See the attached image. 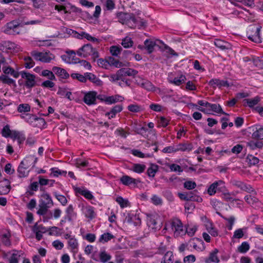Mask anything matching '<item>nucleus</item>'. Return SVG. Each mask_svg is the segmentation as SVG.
Wrapping results in <instances>:
<instances>
[{
    "label": "nucleus",
    "mask_w": 263,
    "mask_h": 263,
    "mask_svg": "<svg viewBox=\"0 0 263 263\" xmlns=\"http://www.w3.org/2000/svg\"><path fill=\"white\" fill-rule=\"evenodd\" d=\"M138 73L136 70L123 68L119 69L116 73L109 76V80L114 83H117L122 87L130 86L132 81L127 76H135Z\"/></svg>",
    "instance_id": "f257e3e1"
},
{
    "label": "nucleus",
    "mask_w": 263,
    "mask_h": 263,
    "mask_svg": "<svg viewBox=\"0 0 263 263\" xmlns=\"http://www.w3.org/2000/svg\"><path fill=\"white\" fill-rule=\"evenodd\" d=\"M53 205L52 199L49 194L45 193L41 195L37 214L40 215H45L49 208Z\"/></svg>",
    "instance_id": "f03ea898"
},
{
    "label": "nucleus",
    "mask_w": 263,
    "mask_h": 263,
    "mask_svg": "<svg viewBox=\"0 0 263 263\" xmlns=\"http://www.w3.org/2000/svg\"><path fill=\"white\" fill-rule=\"evenodd\" d=\"M77 54L84 58L91 56L93 61L99 57V54L96 48L92 47L90 44H86L77 51Z\"/></svg>",
    "instance_id": "7ed1b4c3"
},
{
    "label": "nucleus",
    "mask_w": 263,
    "mask_h": 263,
    "mask_svg": "<svg viewBox=\"0 0 263 263\" xmlns=\"http://www.w3.org/2000/svg\"><path fill=\"white\" fill-rule=\"evenodd\" d=\"M261 27L258 25L252 24L248 28L247 34L248 39L256 43H260L262 42L260 35Z\"/></svg>",
    "instance_id": "20e7f679"
},
{
    "label": "nucleus",
    "mask_w": 263,
    "mask_h": 263,
    "mask_svg": "<svg viewBox=\"0 0 263 263\" xmlns=\"http://www.w3.org/2000/svg\"><path fill=\"white\" fill-rule=\"evenodd\" d=\"M31 55L35 60L45 63H49L55 59V55L49 51L39 52L34 50L31 52Z\"/></svg>",
    "instance_id": "39448f33"
},
{
    "label": "nucleus",
    "mask_w": 263,
    "mask_h": 263,
    "mask_svg": "<svg viewBox=\"0 0 263 263\" xmlns=\"http://www.w3.org/2000/svg\"><path fill=\"white\" fill-rule=\"evenodd\" d=\"M79 207L81 208V211L85 217L88 220H92L96 217L97 213L95 211V209L93 206L82 203L79 205Z\"/></svg>",
    "instance_id": "423d86ee"
},
{
    "label": "nucleus",
    "mask_w": 263,
    "mask_h": 263,
    "mask_svg": "<svg viewBox=\"0 0 263 263\" xmlns=\"http://www.w3.org/2000/svg\"><path fill=\"white\" fill-rule=\"evenodd\" d=\"M170 224L172 230L174 232V235L176 237H178L184 233L183 224L179 219H173L170 222Z\"/></svg>",
    "instance_id": "0eeeda50"
},
{
    "label": "nucleus",
    "mask_w": 263,
    "mask_h": 263,
    "mask_svg": "<svg viewBox=\"0 0 263 263\" xmlns=\"http://www.w3.org/2000/svg\"><path fill=\"white\" fill-rule=\"evenodd\" d=\"M20 74L24 80L26 88H31L35 86L36 81L35 76L34 74L25 71H21Z\"/></svg>",
    "instance_id": "6e6552de"
},
{
    "label": "nucleus",
    "mask_w": 263,
    "mask_h": 263,
    "mask_svg": "<svg viewBox=\"0 0 263 263\" xmlns=\"http://www.w3.org/2000/svg\"><path fill=\"white\" fill-rule=\"evenodd\" d=\"M197 109L206 114H213V112L225 114L221 106L217 104H211L209 103L208 108H203V107H197Z\"/></svg>",
    "instance_id": "1a4fd4ad"
},
{
    "label": "nucleus",
    "mask_w": 263,
    "mask_h": 263,
    "mask_svg": "<svg viewBox=\"0 0 263 263\" xmlns=\"http://www.w3.org/2000/svg\"><path fill=\"white\" fill-rule=\"evenodd\" d=\"M224 182L219 180L213 182L208 189L207 192L212 196L216 194L217 191H221L225 188Z\"/></svg>",
    "instance_id": "9d476101"
},
{
    "label": "nucleus",
    "mask_w": 263,
    "mask_h": 263,
    "mask_svg": "<svg viewBox=\"0 0 263 263\" xmlns=\"http://www.w3.org/2000/svg\"><path fill=\"white\" fill-rule=\"evenodd\" d=\"M135 83L147 91H153L155 89V86L149 81L140 77H135Z\"/></svg>",
    "instance_id": "9b49d317"
},
{
    "label": "nucleus",
    "mask_w": 263,
    "mask_h": 263,
    "mask_svg": "<svg viewBox=\"0 0 263 263\" xmlns=\"http://www.w3.org/2000/svg\"><path fill=\"white\" fill-rule=\"evenodd\" d=\"M73 189L76 196H78L79 195L83 196L88 200L94 199V196L92 194V193L84 186L78 187L73 186Z\"/></svg>",
    "instance_id": "f8f14e48"
},
{
    "label": "nucleus",
    "mask_w": 263,
    "mask_h": 263,
    "mask_svg": "<svg viewBox=\"0 0 263 263\" xmlns=\"http://www.w3.org/2000/svg\"><path fill=\"white\" fill-rule=\"evenodd\" d=\"M20 24L17 21H12L8 23L5 27V32L7 34H18Z\"/></svg>",
    "instance_id": "ddd939ff"
},
{
    "label": "nucleus",
    "mask_w": 263,
    "mask_h": 263,
    "mask_svg": "<svg viewBox=\"0 0 263 263\" xmlns=\"http://www.w3.org/2000/svg\"><path fill=\"white\" fill-rule=\"evenodd\" d=\"M163 44L165 48H167V47L165 45H164L163 42L159 40H155L154 39H147L144 41V45L146 49L148 51V53H152L154 47L155 46H159L160 44Z\"/></svg>",
    "instance_id": "4468645a"
},
{
    "label": "nucleus",
    "mask_w": 263,
    "mask_h": 263,
    "mask_svg": "<svg viewBox=\"0 0 263 263\" xmlns=\"http://www.w3.org/2000/svg\"><path fill=\"white\" fill-rule=\"evenodd\" d=\"M120 182L125 186L133 185L135 186L140 182L139 179H135L128 175H123L120 178Z\"/></svg>",
    "instance_id": "2eb2a0df"
},
{
    "label": "nucleus",
    "mask_w": 263,
    "mask_h": 263,
    "mask_svg": "<svg viewBox=\"0 0 263 263\" xmlns=\"http://www.w3.org/2000/svg\"><path fill=\"white\" fill-rule=\"evenodd\" d=\"M97 92L95 91H90L85 93L83 101L88 105H91L96 103Z\"/></svg>",
    "instance_id": "dca6fc26"
},
{
    "label": "nucleus",
    "mask_w": 263,
    "mask_h": 263,
    "mask_svg": "<svg viewBox=\"0 0 263 263\" xmlns=\"http://www.w3.org/2000/svg\"><path fill=\"white\" fill-rule=\"evenodd\" d=\"M124 222L129 224L137 226L141 224V221L139 215L129 213L126 216Z\"/></svg>",
    "instance_id": "f3484780"
},
{
    "label": "nucleus",
    "mask_w": 263,
    "mask_h": 263,
    "mask_svg": "<svg viewBox=\"0 0 263 263\" xmlns=\"http://www.w3.org/2000/svg\"><path fill=\"white\" fill-rule=\"evenodd\" d=\"M186 77L183 74H179L174 78L169 75L168 77V82L176 86H179L184 83Z\"/></svg>",
    "instance_id": "a211bd4d"
},
{
    "label": "nucleus",
    "mask_w": 263,
    "mask_h": 263,
    "mask_svg": "<svg viewBox=\"0 0 263 263\" xmlns=\"http://www.w3.org/2000/svg\"><path fill=\"white\" fill-rule=\"evenodd\" d=\"M209 84L213 88H215L216 87L219 88H221L222 87H228L229 86V84L227 81L219 79H211L209 81Z\"/></svg>",
    "instance_id": "6ab92c4d"
},
{
    "label": "nucleus",
    "mask_w": 263,
    "mask_h": 263,
    "mask_svg": "<svg viewBox=\"0 0 263 263\" xmlns=\"http://www.w3.org/2000/svg\"><path fill=\"white\" fill-rule=\"evenodd\" d=\"M158 215L156 214H150L147 215V224L149 228L152 229H156L157 227V218Z\"/></svg>",
    "instance_id": "aec40b11"
},
{
    "label": "nucleus",
    "mask_w": 263,
    "mask_h": 263,
    "mask_svg": "<svg viewBox=\"0 0 263 263\" xmlns=\"http://www.w3.org/2000/svg\"><path fill=\"white\" fill-rule=\"evenodd\" d=\"M123 110V106L121 105H117L114 106L109 111L106 112L105 116L109 119L115 118L117 114Z\"/></svg>",
    "instance_id": "412c9836"
},
{
    "label": "nucleus",
    "mask_w": 263,
    "mask_h": 263,
    "mask_svg": "<svg viewBox=\"0 0 263 263\" xmlns=\"http://www.w3.org/2000/svg\"><path fill=\"white\" fill-rule=\"evenodd\" d=\"M10 190L9 181L7 179H4L0 182V195L8 194Z\"/></svg>",
    "instance_id": "4be33fe9"
},
{
    "label": "nucleus",
    "mask_w": 263,
    "mask_h": 263,
    "mask_svg": "<svg viewBox=\"0 0 263 263\" xmlns=\"http://www.w3.org/2000/svg\"><path fill=\"white\" fill-rule=\"evenodd\" d=\"M36 162V158L33 156L26 157L22 162L21 164L27 168L33 167L34 166Z\"/></svg>",
    "instance_id": "5701e85b"
},
{
    "label": "nucleus",
    "mask_w": 263,
    "mask_h": 263,
    "mask_svg": "<svg viewBox=\"0 0 263 263\" xmlns=\"http://www.w3.org/2000/svg\"><path fill=\"white\" fill-rule=\"evenodd\" d=\"M105 103L107 104H112L117 102H122L124 100V98L119 95L108 96L105 98Z\"/></svg>",
    "instance_id": "b1692460"
},
{
    "label": "nucleus",
    "mask_w": 263,
    "mask_h": 263,
    "mask_svg": "<svg viewBox=\"0 0 263 263\" xmlns=\"http://www.w3.org/2000/svg\"><path fill=\"white\" fill-rule=\"evenodd\" d=\"M68 249L70 251L76 253L78 251L79 248V242L78 240L74 237L67 241Z\"/></svg>",
    "instance_id": "393cba45"
},
{
    "label": "nucleus",
    "mask_w": 263,
    "mask_h": 263,
    "mask_svg": "<svg viewBox=\"0 0 263 263\" xmlns=\"http://www.w3.org/2000/svg\"><path fill=\"white\" fill-rule=\"evenodd\" d=\"M52 70L55 74L62 79H67L69 76L66 70L60 67L54 66Z\"/></svg>",
    "instance_id": "a878e982"
},
{
    "label": "nucleus",
    "mask_w": 263,
    "mask_h": 263,
    "mask_svg": "<svg viewBox=\"0 0 263 263\" xmlns=\"http://www.w3.org/2000/svg\"><path fill=\"white\" fill-rule=\"evenodd\" d=\"M88 80L97 86H101L103 84L102 81L94 74L86 72V80Z\"/></svg>",
    "instance_id": "bb28decb"
},
{
    "label": "nucleus",
    "mask_w": 263,
    "mask_h": 263,
    "mask_svg": "<svg viewBox=\"0 0 263 263\" xmlns=\"http://www.w3.org/2000/svg\"><path fill=\"white\" fill-rule=\"evenodd\" d=\"M260 99L258 96H256L252 99H246L243 100L245 105H247L250 108H253L260 101Z\"/></svg>",
    "instance_id": "cd10ccee"
},
{
    "label": "nucleus",
    "mask_w": 263,
    "mask_h": 263,
    "mask_svg": "<svg viewBox=\"0 0 263 263\" xmlns=\"http://www.w3.org/2000/svg\"><path fill=\"white\" fill-rule=\"evenodd\" d=\"M99 261L102 263H106L109 261L111 258V256L105 250L101 251L99 253Z\"/></svg>",
    "instance_id": "c85d7f7f"
},
{
    "label": "nucleus",
    "mask_w": 263,
    "mask_h": 263,
    "mask_svg": "<svg viewBox=\"0 0 263 263\" xmlns=\"http://www.w3.org/2000/svg\"><path fill=\"white\" fill-rule=\"evenodd\" d=\"M176 152L190 151L192 149V145L187 143H179L175 145Z\"/></svg>",
    "instance_id": "c756f323"
},
{
    "label": "nucleus",
    "mask_w": 263,
    "mask_h": 263,
    "mask_svg": "<svg viewBox=\"0 0 263 263\" xmlns=\"http://www.w3.org/2000/svg\"><path fill=\"white\" fill-rule=\"evenodd\" d=\"M159 166L156 164H151L147 170V174L149 177L154 178L158 171Z\"/></svg>",
    "instance_id": "7c9ffc66"
},
{
    "label": "nucleus",
    "mask_w": 263,
    "mask_h": 263,
    "mask_svg": "<svg viewBox=\"0 0 263 263\" xmlns=\"http://www.w3.org/2000/svg\"><path fill=\"white\" fill-rule=\"evenodd\" d=\"M17 172L18 174V177L22 178L28 176L29 171L28 170V168L20 163L17 168Z\"/></svg>",
    "instance_id": "2f4dec72"
},
{
    "label": "nucleus",
    "mask_w": 263,
    "mask_h": 263,
    "mask_svg": "<svg viewBox=\"0 0 263 263\" xmlns=\"http://www.w3.org/2000/svg\"><path fill=\"white\" fill-rule=\"evenodd\" d=\"M146 168L144 164L135 163L132 165L131 170L136 173L141 174L143 173Z\"/></svg>",
    "instance_id": "473e14b6"
},
{
    "label": "nucleus",
    "mask_w": 263,
    "mask_h": 263,
    "mask_svg": "<svg viewBox=\"0 0 263 263\" xmlns=\"http://www.w3.org/2000/svg\"><path fill=\"white\" fill-rule=\"evenodd\" d=\"M3 71L5 74H10L15 78H17L20 76V73L17 71H15L13 68L9 66L3 67Z\"/></svg>",
    "instance_id": "72a5a7b5"
},
{
    "label": "nucleus",
    "mask_w": 263,
    "mask_h": 263,
    "mask_svg": "<svg viewBox=\"0 0 263 263\" xmlns=\"http://www.w3.org/2000/svg\"><path fill=\"white\" fill-rule=\"evenodd\" d=\"M51 175L55 177H58L59 176H66L67 172L59 169L58 167H52L50 169Z\"/></svg>",
    "instance_id": "f704fd0d"
},
{
    "label": "nucleus",
    "mask_w": 263,
    "mask_h": 263,
    "mask_svg": "<svg viewBox=\"0 0 263 263\" xmlns=\"http://www.w3.org/2000/svg\"><path fill=\"white\" fill-rule=\"evenodd\" d=\"M0 81L4 84H7L9 85H13L14 87L16 86V83L15 80L8 77L6 75L3 74L0 76Z\"/></svg>",
    "instance_id": "c9c22d12"
},
{
    "label": "nucleus",
    "mask_w": 263,
    "mask_h": 263,
    "mask_svg": "<svg viewBox=\"0 0 263 263\" xmlns=\"http://www.w3.org/2000/svg\"><path fill=\"white\" fill-rule=\"evenodd\" d=\"M116 201L119 204L121 208H125L129 206L130 205L129 202L127 199L123 198L121 196L117 197L116 199Z\"/></svg>",
    "instance_id": "e433bc0d"
},
{
    "label": "nucleus",
    "mask_w": 263,
    "mask_h": 263,
    "mask_svg": "<svg viewBox=\"0 0 263 263\" xmlns=\"http://www.w3.org/2000/svg\"><path fill=\"white\" fill-rule=\"evenodd\" d=\"M252 136L254 138L263 139V126L257 125Z\"/></svg>",
    "instance_id": "4c0bfd02"
},
{
    "label": "nucleus",
    "mask_w": 263,
    "mask_h": 263,
    "mask_svg": "<svg viewBox=\"0 0 263 263\" xmlns=\"http://www.w3.org/2000/svg\"><path fill=\"white\" fill-rule=\"evenodd\" d=\"M150 202L155 205H161L163 203V200L160 196L153 194L150 198Z\"/></svg>",
    "instance_id": "58836bf2"
},
{
    "label": "nucleus",
    "mask_w": 263,
    "mask_h": 263,
    "mask_svg": "<svg viewBox=\"0 0 263 263\" xmlns=\"http://www.w3.org/2000/svg\"><path fill=\"white\" fill-rule=\"evenodd\" d=\"M57 93L62 97H65L69 100L72 99L71 98L72 95L71 92L67 91L66 89L63 88H59L58 90Z\"/></svg>",
    "instance_id": "ea45409f"
},
{
    "label": "nucleus",
    "mask_w": 263,
    "mask_h": 263,
    "mask_svg": "<svg viewBox=\"0 0 263 263\" xmlns=\"http://www.w3.org/2000/svg\"><path fill=\"white\" fill-rule=\"evenodd\" d=\"M23 253L21 252L15 251L12 253L9 259V263H18L20 257Z\"/></svg>",
    "instance_id": "a19ab883"
},
{
    "label": "nucleus",
    "mask_w": 263,
    "mask_h": 263,
    "mask_svg": "<svg viewBox=\"0 0 263 263\" xmlns=\"http://www.w3.org/2000/svg\"><path fill=\"white\" fill-rule=\"evenodd\" d=\"M114 237V236L112 234L110 233H105L100 236L99 239V242L104 243L108 241L109 240H110Z\"/></svg>",
    "instance_id": "79ce46f5"
},
{
    "label": "nucleus",
    "mask_w": 263,
    "mask_h": 263,
    "mask_svg": "<svg viewBox=\"0 0 263 263\" xmlns=\"http://www.w3.org/2000/svg\"><path fill=\"white\" fill-rule=\"evenodd\" d=\"M7 48L13 52H17L21 50L20 45L11 42H7L6 43Z\"/></svg>",
    "instance_id": "37998d69"
},
{
    "label": "nucleus",
    "mask_w": 263,
    "mask_h": 263,
    "mask_svg": "<svg viewBox=\"0 0 263 263\" xmlns=\"http://www.w3.org/2000/svg\"><path fill=\"white\" fill-rule=\"evenodd\" d=\"M214 44L216 47L222 50L229 48L228 43L221 40L216 39L214 41Z\"/></svg>",
    "instance_id": "c03bdc74"
},
{
    "label": "nucleus",
    "mask_w": 263,
    "mask_h": 263,
    "mask_svg": "<svg viewBox=\"0 0 263 263\" xmlns=\"http://www.w3.org/2000/svg\"><path fill=\"white\" fill-rule=\"evenodd\" d=\"M235 185L241 190L248 192H251L253 191V189L252 187L250 185H248L247 184L244 183L241 181H237L235 183Z\"/></svg>",
    "instance_id": "a18cd8bd"
},
{
    "label": "nucleus",
    "mask_w": 263,
    "mask_h": 263,
    "mask_svg": "<svg viewBox=\"0 0 263 263\" xmlns=\"http://www.w3.org/2000/svg\"><path fill=\"white\" fill-rule=\"evenodd\" d=\"M21 117L22 119H25V117H26L27 118L26 119V120H27V119H31L36 120L37 121H38L39 123H40L41 124V125H42V126H44L46 125V122L44 119L35 118L34 116H31L30 114H26L25 116L21 115Z\"/></svg>",
    "instance_id": "49530a36"
},
{
    "label": "nucleus",
    "mask_w": 263,
    "mask_h": 263,
    "mask_svg": "<svg viewBox=\"0 0 263 263\" xmlns=\"http://www.w3.org/2000/svg\"><path fill=\"white\" fill-rule=\"evenodd\" d=\"M30 108V106L28 104L23 103L17 106V110L20 113H25L29 112Z\"/></svg>",
    "instance_id": "de8ad7c7"
},
{
    "label": "nucleus",
    "mask_w": 263,
    "mask_h": 263,
    "mask_svg": "<svg viewBox=\"0 0 263 263\" xmlns=\"http://www.w3.org/2000/svg\"><path fill=\"white\" fill-rule=\"evenodd\" d=\"M247 231V228L244 227L241 229H238L236 230L234 232L233 236V238H237V239H240L241 238L245 232H246Z\"/></svg>",
    "instance_id": "09e8293b"
},
{
    "label": "nucleus",
    "mask_w": 263,
    "mask_h": 263,
    "mask_svg": "<svg viewBox=\"0 0 263 263\" xmlns=\"http://www.w3.org/2000/svg\"><path fill=\"white\" fill-rule=\"evenodd\" d=\"M40 75L43 77H47L48 79H49L50 80H55L56 78L53 74V71H51L49 70H43L42 71Z\"/></svg>",
    "instance_id": "8fccbe9b"
},
{
    "label": "nucleus",
    "mask_w": 263,
    "mask_h": 263,
    "mask_svg": "<svg viewBox=\"0 0 263 263\" xmlns=\"http://www.w3.org/2000/svg\"><path fill=\"white\" fill-rule=\"evenodd\" d=\"M33 232L35 233L36 235V238L38 240H40L42 237H43V233H45L46 232V230L45 228H42V230H39V227L37 224H35L33 227Z\"/></svg>",
    "instance_id": "3c124183"
},
{
    "label": "nucleus",
    "mask_w": 263,
    "mask_h": 263,
    "mask_svg": "<svg viewBox=\"0 0 263 263\" xmlns=\"http://www.w3.org/2000/svg\"><path fill=\"white\" fill-rule=\"evenodd\" d=\"M107 61L109 64V67L114 66L116 67L119 68L123 66L122 64L117 60L115 59L112 57H109L107 59Z\"/></svg>",
    "instance_id": "603ef678"
},
{
    "label": "nucleus",
    "mask_w": 263,
    "mask_h": 263,
    "mask_svg": "<svg viewBox=\"0 0 263 263\" xmlns=\"http://www.w3.org/2000/svg\"><path fill=\"white\" fill-rule=\"evenodd\" d=\"M222 218L227 221L228 224L227 227L229 230H231L233 229V225L235 221V218L234 216H231L229 217H222Z\"/></svg>",
    "instance_id": "864d4df0"
},
{
    "label": "nucleus",
    "mask_w": 263,
    "mask_h": 263,
    "mask_svg": "<svg viewBox=\"0 0 263 263\" xmlns=\"http://www.w3.org/2000/svg\"><path fill=\"white\" fill-rule=\"evenodd\" d=\"M194 241V239L191 241V243L193 247L197 251H202L204 249L203 241L202 240L197 239L196 241H197V243H196Z\"/></svg>",
    "instance_id": "5fc2aeb1"
},
{
    "label": "nucleus",
    "mask_w": 263,
    "mask_h": 263,
    "mask_svg": "<svg viewBox=\"0 0 263 263\" xmlns=\"http://www.w3.org/2000/svg\"><path fill=\"white\" fill-rule=\"evenodd\" d=\"M248 146L251 149H255L256 148H260L263 146V143L261 141H251L248 143Z\"/></svg>",
    "instance_id": "6e6d98bb"
},
{
    "label": "nucleus",
    "mask_w": 263,
    "mask_h": 263,
    "mask_svg": "<svg viewBox=\"0 0 263 263\" xmlns=\"http://www.w3.org/2000/svg\"><path fill=\"white\" fill-rule=\"evenodd\" d=\"M121 44L124 48H128L132 47L133 41L130 37L126 36L122 40Z\"/></svg>",
    "instance_id": "4d7b16f0"
},
{
    "label": "nucleus",
    "mask_w": 263,
    "mask_h": 263,
    "mask_svg": "<svg viewBox=\"0 0 263 263\" xmlns=\"http://www.w3.org/2000/svg\"><path fill=\"white\" fill-rule=\"evenodd\" d=\"M250 249V245L247 241L243 242L238 247V251L240 253H245Z\"/></svg>",
    "instance_id": "13d9d810"
},
{
    "label": "nucleus",
    "mask_w": 263,
    "mask_h": 263,
    "mask_svg": "<svg viewBox=\"0 0 263 263\" xmlns=\"http://www.w3.org/2000/svg\"><path fill=\"white\" fill-rule=\"evenodd\" d=\"M127 109L133 112H139L142 110V107L136 103L129 105Z\"/></svg>",
    "instance_id": "bf43d9fd"
},
{
    "label": "nucleus",
    "mask_w": 263,
    "mask_h": 263,
    "mask_svg": "<svg viewBox=\"0 0 263 263\" xmlns=\"http://www.w3.org/2000/svg\"><path fill=\"white\" fill-rule=\"evenodd\" d=\"M170 120L164 117H160L158 120V127H166L169 124Z\"/></svg>",
    "instance_id": "052dcab7"
},
{
    "label": "nucleus",
    "mask_w": 263,
    "mask_h": 263,
    "mask_svg": "<svg viewBox=\"0 0 263 263\" xmlns=\"http://www.w3.org/2000/svg\"><path fill=\"white\" fill-rule=\"evenodd\" d=\"M120 18H123L125 20L122 22V24H127L129 21H132L134 23H136V19L133 16L129 14H123L120 15Z\"/></svg>",
    "instance_id": "680f3d73"
},
{
    "label": "nucleus",
    "mask_w": 263,
    "mask_h": 263,
    "mask_svg": "<svg viewBox=\"0 0 263 263\" xmlns=\"http://www.w3.org/2000/svg\"><path fill=\"white\" fill-rule=\"evenodd\" d=\"M97 63L100 67L106 69L109 68L107 59H99L97 60Z\"/></svg>",
    "instance_id": "e2e57ef3"
},
{
    "label": "nucleus",
    "mask_w": 263,
    "mask_h": 263,
    "mask_svg": "<svg viewBox=\"0 0 263 263\" xmlns=\"http://www.w3.org/2000/svg\"><path fill=\"white\" fill-rule=\"evenodd\" d=\"M173 256L172 253L167 252L164 256L161 263H173Z\"/></svg>",
    "instance_id": "0e129e2a"
},
{
    "label": "nucleus",
    "mask_w": 263,
    "mask_h": 263,
    "mask_svg": "<svg viewBox=\"0 0 263 263\" xmlns=\"http://www.w3.org/2000/svg\"><path fill=\"white\" fill-rule=\"evenodd\" d=\"M217 250H216L215 252L211 253L210 255V257L208 260L206 261V262H209V261L213 262L215 263H218L219 262V259L217 255Z\"/></svg>",
    "instance_id": "69168bd1"
},
{
    "label": "nucleus",
    "mask_w": 263,
    "mask_h": 263,
    "mask_svg": "<svg viewBox=\"0 0 263 263\" xmlns=\"http://www.w3.org/2000/svg\"><path fill=\"white\" fill-rule=\"evenodd\" d=\"M71 76L73 79H77L81 82L84 83L86 82V73H84V75L79 73H72Z\"/></svg>",
    "instance_id": "338daca9"
},
{
    "label": "nucleus",
    "mask_w": 263,
    "mask_h": 263,
    "mask_svg": "<svg viewBox=\"0 0 263 263\" xmlns=\"http://www.w3.org/2000/svg\"><path fill=\"white\" fill-rule=\"evenodd\" d=\"M54 195L57 199L62 204V205H65L67 203V200L66 197L64 195L57 193H55Z\"/></svg>",
    "instance_id": "774afa93"
}]
</instances>
